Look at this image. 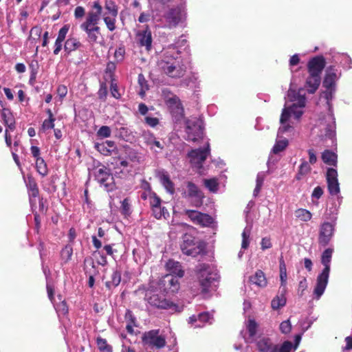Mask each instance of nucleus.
Listing matches in <instances>:
<instances>
[{"mask_svg":"<svg viewBox=\"0 0 352 352\" xmlns=\"http://www.w3.org/2000/svg\"><path fill=\"white\" fill-rule=\"evenodd\" d=\"M91 8L92 10L88 12L85 21L80 25L81 30L85 32L99 27L98 24L102 14V6L98 1H96Z\"/></svg>","mask_w":352,"mask_h":352,"instance_id":"5","label":"nucleus"},{"mask_svg":"<svg viewBox=\"0 0 352 352\" xmlns=\"http://www.w3.org/2000/svg\"><path fill=\"white\" fill-rule=\"evenodd\" d=\"M291 115L292 114L289 110V107L284 108L282 111V113L280 118V124H283L287 122L289 120Z\"/></svg>","mask_w":352,"mask_h":352,"instance_id":"52","label":"nucleus"},{"mask_svg":"<svg viewBox=\"0 0 352 352\" xmlns=\"http://www.w3.org/2000/svg\"><path fill=\"white\" fill-rule=\"evenodd\" d=\"M25 183L28 192L30 206L32 208H36V202L35 198L39 195V189L36 181L31 174H28L26 179H25Z\"/></svg>","mask_w":352,"mask_h":352,"instance_id":"17","label":"nucleus"},{"mask_svg":"<svg viewBox=\"0 0 352 352\" xmlns=\"http://www.w3.org/2000/svg\"><path fill=\"white\" fill-rule=\"evenodd\" d=\"M326 179L329 194L337 195L340 191L337 170L333 168H328L326 173Z\"/></svg>","mask_w":352,"mask_h":352,"instance_id":"18","label":"nucleus"},{"mask_svg":"<svg viewBox=\"0 0 352 352\" xmlns=\"http://www.w3.org/2000/svg\"><path fill=\"white\" fill-rule=\"evenodd\" d=\"M145 300L153 307L158 309H168L173 312H179V306L173 302L167 300L163 295L147 292L145 295Z\"/></svg>","mask_w":352,"mask_h":352,"instance_id":"4","label":"nucleus"},{"mask_svg":"<svg viewBox=\"0 0 352 352\" xmlns=\"http://www.w3.org/2000/svg\"><path fill=\"white\" fill-rule=\"evenodd\" d=\"M184 14L180 6L168 8L164 14L163 17L168 28L176 27L182 20Z\"/></svg>","mask_w":352,"mask_h":352,"instance_id":"14","label":"nucleus"},{"mask_svg":"<svg viewBox=\"0 0 352 352\" xmlns=\"http://www.w3.org/2000/svg\"><path fill=\"white\" fill-rule=\"evenodd\" d=\"M167 103L172 111V113L182 116L184 113V108L182 104L179 100V98L173 96L171 98H169L167 100Z\"/></svg>","mask_w":352,"mask_h":352,"instance_id":"26","label":"nucleus"},{"mask_svg":"<svg viewBox=\"0 0 352 352\" xmlns=\"http://www.w3.org/2000/svg\"><path fill=\"white\" fill-rule=\"evenodd\" d=\"M337 69L334 65L329 66L325 70V75L323 80V87L327 90L331 91L335 87L337 78Z\"/></svg>","mask_w":352,"mask_h":352,"instance_id":"20","label":"nucleus"},{"mask_svg":"<svg viewBox=\"0 0 352 352\" xmlns=\"http://www.w3.org/2000/svg\"><path fill=\"white\" fill-rule=\"evenodd\" d=\"M125 50L124 47H119L116 50L114 57L118 62H120L124 59Z\"/></svg>","mask_w":352,"mask_h":352,"instance_id":"62","label":"nucleus"},{"mask_svg":"<svg viewBox=\"0 0 352 352\" xmlns=\"http://www.w3.org/2000/svg\"><path fill=\"white\" fill-rule=\"evenodd\" d=\"M126 160H130L132 162H140V156L138 153L133 149H129L126 151Z\"/></svg>","mask_w":352,"mask_h":352,"instance_id":"47","label":"nucleus"},{"mask_svg":"<svg viewBox=\"0 0 352 352\" xmlns=\"http://www.w3.org/2000/svg\"><path fill=\"white\" fill-rule=\"evenodd\" d=\"M334 226L329 222H324L320 226L318 241V243L325 247L330 243L334 234Z\"/></svg>","mask_w":352,"mask_h":352,"instance_id":"15","label":"nucleus"},{"mask_svg":"<svg viewBox=\"0 0 352 352\" xmlns=\"http://www.w3.org/2000/svg\"><path fill=\"white\" fill-rule=\"evenodd\" d=\"M250 281L260 287H265L267 283L265 274L261 270H257L253 276H251Z\"/></svg>","mask_w":352,"mask_h":352,"instance_id":"28","label":"nucleus"},{"mask_svg":"<svg viewBox=\"0 0 352 352\" xmlns=\"http://www.w3.org/2000/svg\"><path fill=\"white\" fill-rule=\"evenodd\" d=\"M332 253L333 249L327 248L322 254L321 263L324 267L322 272L318 276L316 285L314 289V294L318 299L323 294L328 283Z\"/></svg>","mask_w":352,"mask_h":352,"instance_id":"2","label":"nucleus"},{"mask_svg":"<svg viewBox=\"0 0 352 352\" xmlns=\"http://www.w3.org/2000/svg\"><path fill=\"white\" fill-rule=\"evenodd\" d=\"M292 330V325L289 320L282 322L280 324V331L284 333H289Z\"/></svg>","mask_w":352,"mask_h":352,"instance_id":"54","label":"nucleus"},{"mask_svg":"<svg viewBox=\"0 0 352 352\" xmlns=\"http://www.w3.org/2000/svg\"><path fill=\"white\" fill-rule=\"evenodd\" d=\"M118 15H107V12L102 14L103 21L107 28V29L113 32L116 29V17Z\"/></svg>","mask_w":352,"mask_h":352,"instance_id":"33","label":"nucleus"},{"mask_svg":"<svg viewBox=\"0 0 352 352\" xmlns=\"http://www.w3.org/2000/svg\"><path fill=\"white\" fill-rule=\"evenodd\" d=\"M161 183L166 188L167 192L173 195L175 192V186L173 182L170 180L168 174H162L160 177Z\"/></svg>","mask_w":352,"mask_h":352,"instance_id":"34","label":"nucleus"},{"mask_svg":"<svg viewBox=\"0 0 352 352\" xmlns=\"http://www.w3.org/2000/svg\"><path fill=\"white\" fill-rule=\"evenodd\" d=\"M124 318L126 321V331L133 335L134 333L133 327H137L136 318L133 315L132 311L126 309L124 315Z\"/></svg>","mask_w":352,"mask_h":352,"instance_id":"29","label":"nucleus"},{"mask_svg":"<svg viewBox=\"0 0 352 352\" xmlns=\"http://www.w3.org/2000/svg\"><path fill=\"white\" fill-rule=\"evenodd\" d=\"M180 249L183 254L195 257L205 252L206 245L202 241H196L192 234L186 233L182 236Z\"/></svg>","mask_w":352,"mask_h":352,"instance_id":"3","label":"nucleus"},{"mask_svg":"<svg viewBox=\"0 0 352 352\" xmlns=\"http://www.w3.org/2000/svg\"><path fill=\"white\" fill-rule=\"evenodd\" d=\"M179 52L175 49H169L163 54L159 67L163 72L170 78H179L186 74V67L178 57Z\"/></svg>","mask_w":352,"mask_h":352,"instance_id":"1","label":"nucleus"},{"mask_svg":"<svg viewBox=\"0 0 352 352\" xmlns=\"http://www.w3.org/2000/svg\"><path fill=\"white\" fill-rule=\"evenodd\" d=\"M186 187V197L191 199V206L196 208L201 207L204 204L205 197L204 192L192 182H188Z\"/></svg>","mask_w":352,"mask_h":352,"instance_id":"13","label":"nucleus"},{"mask_svg":"<svg viewBox=\"0 0 352 352\" xmlns=\"http://www.w3.org/2000/svg\"><path fill=\"white\" fill-rule=\"evenodd\" d=\"M280 287L286 288L287 282V269L283 256L279 260Z\"/></svg>","mask_w":352,"mask_h":352,"instance_id":"36","label":"nucleus"},{"mask_svg":"<svg viewBox=\"0 0 352 352\" xmlns=\"http://www.w3.org/2000/svg\"><path fill=\"white\" fill-rule=\"evenodd\" d=\"M96 148L98 151H100L102 154L104 155H111V150L110 148L105 146V144L104 143L102 144H96Z\"/></svg>","mask_w":352,"mask_h":352,"instance_id":"60","label":"nucleus"},{"mask_svg":"<svg viewBox=\"0 0 352 352\" xmlns=\"http://www.w3.org/2000/svg\"><path fill=\"white\" fill-rule=\"evenodd\" d=\"M256 346L260 352H290L293 344L290 341H285L279 347L277 344H273L268 338H263L256 342Z\"/></svg>","mask_w":352,"mask_h":352,"instance_id":"8","label":"nucleus"},{"mask_svg":"<svg viewBox=\"0 0 352 352\" xmlns=\"http://www.w3.org/2000/svg\"><path fill=\"white\" fill-rule=\"evenodd\" d=\"M166 270L170 272L169 275L182 278L184 275V271L182 269L181 263L174 260H168L166 264Z\"/></svg>","mask_w":352,"mask_h":352,"instance_id":"24","label":"nucleus"},{"mask_svg":"<svg viewBox=\"0 0 352 352\" xmlns=\"http://www.w3.org/2000/svg\"><path fill=\"white\" fill-rule=\"evenodd\" d=\"M87 36V41L90 43H96L98 42V37L100 35V28L98 27L94 30L85 32Z\"/></svg>","mask_w":352,"mask_h":352,"instance_id":"41","label":"nucleus"},{"mask_svg":"<svg viewBox=\"0 0 352 352\" xmlns=\"http://www.w3.org/2000/svg\"><path fill=\"white\" fill-rule=\"evenodd\" d=\"M97 134L102 138H108L111 135V129L108 126H102L99 129Z\"/></svg>","mask_w":352,"mask_h":352,"instance_id":"56","label":"nucleus"},{"mask_svg":"<svg viewBox=\"0 0 352 352\" xmlns=\"http://www.w3.org/2000/svg\"><path fill=\"white\" fill-rule=\"evenodd\" d=\"M184 214L194 224L201 227L210 226L213 223V219L210 215L197 210H186Z\"/></svg>","mask_w":352,"mask_h":352,"instance_id":"12","label":"nucleus"},{"mask_svg":"<svg viewBox=\"0 0 352 352\" xmlns=\"http://www.w3.org/2000/svg\"><path fill=\"white\" fill-rule=\"evenodd\" d=\"M36 169L42 177H45L48 174L47 165L43 158L36 160Z\"/></svg>","mask_w":352,"mask_h":352,"instance_id":"37","label":"nucleus"},{"mask_svg":"<svg viewBox=\"0 0 352 352\" xmlns=\"http://www.w3.org/2000/svg\"><path fill=\"white\" fill-rule=\"evenodd\" d=\"M186 140L197 142L204 138L202 121L196 118L186 121Z\"/></svg>","mask_w":352,"mask_h":352,"instance_id":"7","label":"nucleus"},{"mask_svg":"<svg viewBox=\"0 0 352 352\" xmlns=\"http://www.w3.org/2000/svg\"><path fill=\"white\" fill-rule=\"evenodd\" d=\"M204 186L211 192H215L218 190V183L215 179H206Z\"/></svg>","mask_w":352,"mask_h":352,"instance_id":"46","label":"nucleus"},{"mask_svg":"<svg viewBox=\"0 0 352 352\" xmlns=\"http://www.w3.org/2000/svg\"><path fill=\"white\" fill-rule=\"evenodd\" d=\"M69 29V25L66 24V25H63L58 31V34L56 40H58V41H60L63 42L66 38V35L68 33Z\"/></svg>","mask_w":352,"mask_h":352,"instance_id":"49","label":"nucleus"},{"mask_svg":"<svg viewBox=\"0 0 352 352\" xmlns=\"http://www.w3.org/2000/svg\"><path fill=\"white\" fill-rule=\"evenodd\" d=\"M246 329L251 338L255 337L257 333L258 324L254 319H249L246 324Z\"/></svg>","mask_w":352,"mask_h":352,"instance_id":"42","label":"nucleus"},{"mask_svg":"<svg viewBox=\"0 0 352 352\" xmlns=\"http://www.w3.org/2000/svg\"><path fill=\"white\" fill-rule=\"evenodd\" d=\"M56 92L58 96L60 97V98L62 100L64 98L67 94V88L64 85H60L58 86Z\"/></svg>","mask_w":352,"mask_h":352,"instance_id":"63","label":"nucleus"},{"mask_svg":"<svg viewBox=\"0 0 352 352\" xmlns=\"http://www.w3.org/2000/svg\"><path fill=\"white\" fill-rule=\"evenodd\" d=\"M142 342L144 346L156 349H162L166 344L165 336L160 335V329L144 332L142 336Z\"/></svg>","mask_w":352,"mask_h":352,"instance_id":"6","label":"nucleus"},{"mask_svg":"<svg viewBox=\"0 0 352 352\" xmlns=\"http://www.w3.org/2000/svg\"><path fill=\"white\" fill-rule=\"evenodd\" d=\"M210 144L207 142L205 148L192 149L188 153L187 156L189 158L191 166L200 170L203 168V164L210 155Z\"/></svg>","mask_w":352,"mask_h":352,"instance_id":"9","label":"nucleus"},{"mask_svg":"<svg viewBox=\"0 0 352 352\" xmlns=\"http://www.w3.org/2000/svg\"><path fill=\"white\" fill-rule=\"evenodd\" d=\"M82 44L75 37H69L66 40L64 45V50L67 54L72 52L79 50L82 47Z\"/></svg>","mask_w":352,"mask_h":352,"instance_id":"27","label":"nucleus"},{"mask_svg":"<svg viewBox=\"0 0 352 352\" xmlns=\"http://www.w3.org/2000/svg\"><path fill=\"white\" fill-rule=\"evenodd\" d=\"M34 208H32V212L34 214V223H35L34 230H35L37 234H38L41 226V220L40 215L38 214V213L36 211L34 210Z\"/></svg>","mask_w":352,"mask_h":352,"instance_id":"51","label":"nucleus"},{"mask_svg":"<svg viewBox=\"0 0 352 352\" xmlns=\"http://www.w3.org/2000/svg\"><path fill=\"white\" fill-rule=\"evenodd\" d=\"M311 168L309 163L305 160H302L301 164L299 166L298 172L296 175V179L297 180H300L302 176L308 174L311 171Z\"/></svg>","mask_w":352,"mask_h":352,"instance_id":"39","label":"nucleus"},{"mask_svg":"<svg viewBox=\"0 0 352 352\" xmlns=\"http://www.w3.org/2000/svg\"><path fill=\"white\" fill-rule=\"evenodd\" d=\"M288 145V140L285 139L279 141H276L273 146L272 152L274 154H278L280 152L284 151Z\"/></svg>","mask_w":352,"mask_h":352,"instance_id":"45","label":"nucleus"},{"mask_svg":"<svg viewBox=\"0 0 352 352\" xmlns=\"http://www.w3.org/2000/svg\"><path fill=\"white\" fill-rule=\"evenodd\" d=\"M138 83L141 87L139 94L143 97L145 95V92L148 90L149 87L147 80L142 74L138 75Z\"/></svg>","mask_w":352,"mask_h":352,"instance_id":"44","label":"nucleus"},{"mask_svg":"<svg viewBox=\"0 0 352 352\" xmlns=\"http://www.w3.org/2000/svg\"><path fill=\"white\" fill-rule=\"evenodd\" d=\"M287 288L280 287L278 294L272 299L271 307L274 310H278L284 307L286 304L287 299L285 293Z\"/></svg>","mask_w":352,"mask_h":352,"instance_id":"25","label":"nucleus"},{"mask_svg":"<svg viewBox=\"0 0 352 352\" xmlns=\"http://www.w3.org/2000/svg\"><path fill=\"white\" fill-rule=\"evenodd\" d=\"M42 34V28L40 26H34L31 28L28 40L32 43L40 39Z\"/></svg>","mask_w":352,"mask_h":352,"instance_id":"43","label":"nucleus"},{"mask_svg":"<svg viewBox=\"0 0 352 352\" xmlns=\"http://www.w3.org/2000/svg\"><path fill=\"white\" fill-rule=\"evenodd\" d=\"M177 276L173 275H166L164 276L162 282L165 289L168 290L171 293H176L180 288V284Z\"/></svg>","mask_w":352,"mask_h":352,"instance_id":"21","label":"nucleus"},{"mask_svg":"<svg viewBox=\"0 0 352 352\" xmlns=\"http://www.w3.org/2000/svg\"><path fill=\"white\" fill-rule=\"evenodd\" d=\"M96 344L98 349L101 352H112L113 349L111 345L107 343L106 339L98 337L96 340Z\"/></svg>","mask_w":352,"mask_h":352,"instance_id":"40","label":"nucleus"},{"mask_svg":"<svg viewBox=\"0 0 352 352\" xmlns=\"http://www.w3.org/2000/svg\"><path fill=\"white\" fill-rule=\"evenodd\" d=\"M153 216L157 219H160L162 217L165 216V213H168L167 211L164 209V208H162L161 206L151 208Z\"/></svg>","mask_w":352,"mask_h":352,"instance_id":"50","label":"nucleus"},{"mask_svg":"<svg viewBox=\"0 0 352 352\" xmlns=\"http://www.w3.org/2000/svg\"><path fill=\"white\" fill-rule=\"evenodd\" d=\"M121 281V272L116 270L113 271L111 276L110 280L106 281L105 286L108 289L116 287L119 285Z\"/></svg>","mask_w":352,"mask_h":352,"instance_id":"31","label":"nucleus"},{"mask_svg":"<svg viewBox=\"0 0 352 352\" xmlns=\"http://www.w3.org/2000/svg\"><path fill=\"white\" fill-rule=\"evenodd\" d=\"M108 91L106 83L102 82L100 85V89L98 91V98L102 101H105Z\"/></svg>","mask_w":352,"mask_h":352,"instance_id":"48","label":"nucleus"},{"mask_svg":"<svg viewBox=\"0 0 352 352\" xmlns=\"http://www.w3.org/2000/svg\"><path fill=\"white\" fill-rule=\"evenodd\" d=\"M326 66V60L322 55L316 56L309 60L307 64V72L310 75H318L321 74Z\"/></svg>","mask_w":352,"mask_h":352,"instance_id":"16","label":"nucleus"},{"mask_svg":"<svg viewBox=\"0 0 352 352\" xmlns=\"http://www.w3.org/2000/svg\"><path fill=\"white\" fill-rule=\"evenodd\" d=\"M96 180L101 185L104 186L107 191L113 190V177L110 173V170L104 166H101L96 168L94 172Z\"/></svg>","mask_w":352,"mask_h":352,"instance_id":"11","label":"nucleus"},{"mask_svg":"<svg viewBox=\"0 0 352 352\" xmlns=\"http://www.w3.org/2000/svg\"><path fill=\"white\" fill-rule=\"evenodd\" d=\"M250 234L246 232L245 230L242 233V243H241V248L243 249H247L249 246L250 241Z\"/></svg>","mask_w":352,"mask_h":352,"instance_id":"61","label":"nucleus"},{"mask_svg":"<svg viewBox=\"0 0 352 352\" xmlns=\"http://www.w3.org/2000/svg\"><path fill=\"white\" fill-rule=\"evenodd\" d=\"M121 209L122 214L124 215H127L130 213V204L129 198H125L122 201Z\"/></svg>","mask_w":352,"mask_h":352,"instance_id":"58","label":"nucleus"},{"mask_svg":"<svg viewBox=\"0 0 352 352\" xmlns=\"http://www.w3.org/2000/svg\"><path fill=\"white\" fill-rule=\"evenodd\" d=\"M208 269L209 265L207 264H201L199 266V283L203 294L207 293L211 284L219 278L217 274L209 272Z\"/></svg>","mask_w":352,"mask_h":352,"instance_id":"10","label":"nucleus"},{"mask_svg":"<svg viewBox=\"0 0 352 352\" xmlns=\"http://www.w3.org/2000/svg\"><path fill=\"white\" fill-rule=\"evenodd\" d=\"M74 14L76 19H82L85 14V9L82 6H77L74 10Z\"/></svg>","mask_w":352,"mask_h":352,"instance_id":"64","label":"nucleus"},{"mask_svg":"<svg viewBox=\"0 0 352 352\" xmlns=\"http://www.w3.org/2000/svg\"><path fill=\"white\" fill-rule=\"evenodd\" d=\"M72 245H66L60 251V258L62 260V264L67 263L72 259Z\"/></svg>","mask_w":352,"mask_h":352,"instance_id":"32","label":"nucleus"},{"mask_svg":"<svg viewBox=\"0 0 352 352\" xmlns=\"http://www.w3.org/2000/svg\"><path fill=\"white\" fill-rule=\"evenodd\" d=\"M54 121H55V118L45 119L42 124V126H41L42 130L45 131H47L49 129H54Z\"/></svg>","mask_w":352,"mask_h":352,"instance_id":"53","label":"nucleus"},{"mask_svg":"<svg viewBox=\"0 0 352 352\" xmlns=\"http://www.w3.org/2000/svg\"><path fill=\"white\" fill-rule=\"evenodd\" d=\"M150 204L151 208L161 206V199L155 193H153L152 195H151Z\"/></svg>","mask_w":352,"mask_h":352,"instance_id":"59","label":"nucleus"},{"mask_svg":"<svg viewBox=\"0 0 352 352\" xmlns=\"http://www.w3.org/2000/svg\"><path fill=\"white\" fill-rule=\"evenodd\" d=\"M321 82V76L318 75H310L307 76L305 87L307 88V90L309 94H314L317 89H318Z\"/></svg>","mask_w":352,"mask_h":352,"instance_id":"23","label":"nucleus"},{"mask_svg":"<svg viewBox=\"0 0 352 352\" xmlns=\"http://www.w3.org/2000/svg\"><path fill=\"white\" fill-rule=\"evenodd\" d=\"M137 43L140 47H144L147 52L152 49V33L148 26L146 25L145 29L140 30L136 34Z\"/></svg>","mask_w":352,"mask_h":352,"instance_id":"19","label":"nucleus"},{"mask_svg":"<svg viewBox=\"0 0 352 352\" xmlns=\"http://www.w3.org/2000/svg\"><path fill=\"white\" fill-rule=\"evenodd\" d=\"M146 143L147 144L150 145L151 146V148H153V146L159 148L160 150L163 149L164 146H162V144L160 143V142H159L158 140H157L153 136H151L148 138L147 141H146Z\"/></svg>","mask_w":352,"mask_h":352,"instance_id":"57","label":"nucleus"},{"mask_svg":"<svg viewBox=\"0 0 352 352\" xmlns=\"http://www.w3.org/2000/svg\"><path fill=\"white\" fill-rule=\"evenodd\" d=\"M1 116L7 129L13 131L16 129V122L10 109L6 107L2 108Z\"/></svg>","mask_w":352,"mask_h":352,"instance_id":"22","label":"nucleus"},{"mask_svg":"<svg viewBox=\"0 0 352 352\" xmlns=\"http://www.w3.org/2000/svg\"><path fill=\"white\" fill-rule=\"evenodd\" d=\"M294 214L295 217L298 219L304 222H307L312 218L311 212L309 210L304 208H298L296 210Z\"/></svg>","mask_w":352,"mask_h":352,"instance_id":"35","label":"nucleus"},{"mask_svg":"<svg viewBox=\"0 0 352 352\" xmlns=\"http://www.w3.org/2000/svg\"><path fill=\"white\" fill-rule=\"evenodd\" d=\"M289 107L291 114H293L296 119H300L303 112L302 110L298 109L299 107H298L296 104H293L292 106Z\"/></svg>","mask_w":352,"mask_h":352,"instance_id":"55","label":"nucleus"},{"mask_svg":"<svg viewBox=\"0 0 352 352\" xmlns=\"http://www.w3.org/2000/svg\"><path fill=\"white\" fill-rule=\"evenodd\" d=\"M321 158L323 162L327 165L333 166L337 165V155L330 150H324L322 153Z\"/></svg>","mask_w":352,"mask_h":352,"instance_id":"30","label":"nucleus"},{"mask_svg":"<svg viewBox=\"0 0 352 352\" xmlns=\"http://www.w3.org/2000/svg\"><path fill=\"white\" fill-rule=\"evenodd\" d=\"M104 8V12H107V15H118V8L116 3L111 0H105Z\"/></svg>","mask_w":352,"mask_h":352,"instance_id":"38","label":"nucleus"}]
</instances>
